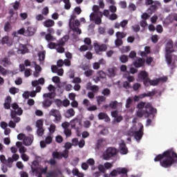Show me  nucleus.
<instances>
[{
  "mask_svg": "<svg viewBox=\"0 0 177 177\" xmlns=\"http://www.w3.org/2000/svg\"><path fill=\"white\" fill-rule=\"evenodd\" d=\"M154 161H160V166L163 168H171L174 164L177 163V153L174 150L169 149L156 156Z\"/></svg>",
  "mask_w": 177,
  "mask_h": 177,
  "instance_id": "nucleus-1",
  "label": "nucleus"
},
{
  "mask_svg": "<svg viewBox=\"0 0 177 177\" xmlns=\"http://www.w3.org/2000/svg\"><path fill=\"white\" fill-rule=\"evenodd\" d=\"M128 172H129V170L127 167H118L112 170L110 172V176L115 177L121 175L120 177H129Z\"/></svg>",
  "mask_w": 177,
  "mask_h": 177,
  "instance_id": "nucleus-2",
  "label": "nucleus"
},
{
  "mask_svg": "<svg viewBox=\"0 0 177 177\" xmlns=\"http://www.w3.org/2000/svg\"><path fill=\"white\" fill-rule=\"evenodd\" d=\"M115 156H117V149L109 147L104 151L102 158L106 161H109V160H111L113 157H115Z\"/></svg>",
  "mask_w": 177,
  "mask_h": 177,
  "instance_id": "nucleus-3",
  "label": "nucleus"
},
{
  "mask_svg": "<svg viewBox=\"0 0 177 177\" xmlns=\"http://www.w3.org/2000/svg\"><path fill=\"white\" fill-rule=\"evenodd\" d=\"M49 115L54 117L53 121L54 122H55V124L62 122V120L63 118L62 116V113H60V111L53 109L50 111Z\"/></svg>",
  "mask_w": 177,
  "mask_h": 177,
  "instance_id": "nucleus-4",
  "label": "nucleus"
},
{
  "mask_svg": "<svg viewBox=\"0 0 177 177\" xmlns=\"http://www.w3.org/2000/svg\"><path fill=\"white\" fill-rule=\"evenodd\" d=\"M23 114V109L21 108L18 107L17 111L11 110L10 111V117L12 120H14L15 122H19L21 120L20 117H17V115H21Z\"/></svg>",
  "mask_w": 177,
  "mask_h": 177,
  "instance_id": "nucleus-5",
  "label": "nucleus"
},
{
  "mask_svg": "<svg viewBox=\"0 0 177 177\" xmlns=\"http://www.w3.org/2000/svg\"><path fill=\"white\" fill-rule=\"evenodd\" d=\"M144 111L146 115V118H149L151 114H156L157 113V109H154L151 104L147 103L144 108Z\"/></svg>",
  "mask_w": 177,
  "mask_h": 177,
  "instance_id": "nucleus-6",
  "label": "nucleus"
},
{
  "mask_svg": "<svg viewBox=\"0 0 177 177\" xmlns=\"http://www.w3.org/2000/svg\"><path fill=\"white\" fill-rule=\"evenodd\" d=\"M149 79V73L146 72V71H140L138 73L137 79L138 82H143V85H145V82Z\"/></svg>",
  "mask_w": 177,
  "mask_h": 177,
  "instance_id": "nucleus-7",
  "label": "nucleus"
},
{
  "mask_svg": "<svg viewBox=\"0 0 177 177\" xmlns=\"http://www.w3.org/2000/svg\"><path fill=\"white\" fill-rule=\"evenodd\" d=\"M94 49L97 55H100V52H106V50H107V45L104 44L100 45L99 44L95 43L94 44Z\"/></svg>",
  "mask_w": 177,
  "mask_h": 177,
  "instance_id": "nucleus-8",
  "label": "nucleus"
},
{
  "mask_svg": "<svg viewBox=\"0 0 177 177\" xmlns=\"http://www.w3.org/2000/svg\"><path fill=\"white\" fill-rule=\"evenodd\" d=\"M0 161L2 162V164L7 165L8 168H12V167H13V159H12V158H8L6 160L5 155H1Z\"/></svg>",
  "mask_w": 177,
  "mask_h": 177,
  "instance_id": "nucleus-9",
  "label": "nucleus"
},
{
  "mask_svg": "<svg viewBox=\"0 0 177 177\" xmlns=\"http://www.w3.org/2000/svg\"><path fill=\"white\" fill-rule=\"evenodd\" d=\"M129 135L133 136L136 140H140L143 136V125L140 127L139 131H135L134 133L129 132Z\"/></svg>",
  "mask_w": 177,
  "mask_h": 177,
  "instance_id": "nucleus-10",
  "label": "nucleus"
},
{
  "mask_svg": "<svg viewBox=\"0 0 177 177\" xmlns=\"http://www.w3.org/2000/svg\"><path fill=\"white\" fill-rule=\"evenodd\" d=\"M1 45H6L7 46H12L13 45V41L10 39L9 36H5L0 40Z\"/></svg>",
  "mask_w": 177,
  "mask_h": 177,
  "instance_id": "nucleus-11",
  "label": "nucleus"
},
{
  "mask_svg": "<svg viewBox=\"0 0 177 177\" xmlns=\"http://www.w3.org/2000/svg\"><path fill=\"white\" fill-rule=\"evenodd\" d=\"M75 19H77V16L75 15H72L71 16V19H69V26L74 24H75L76 27H80V26H81V22H80V20H75Z\"/></svg>",
  "mask_w": 177,
  "mask_h": 177,
  "instance_id": "nucleus-12",
  "label": "nucleus"
},
{
  "mask_svg": "<svg viewBox=\"0 0 177 177\" xmlns=\"http://www.w3.org/2000/svg\"><path fill=\"white\" fill-rule=\"evenodd\" d=\"M166 53H172L174 52V41L169 40L166 44Z\"/></svg>",
  "mask_w": 177,
  "mask_h": 177,
  "instance_id": "nucleus-13",
  "label": "nucleus"
},
{
  "mask_svg": "<svg viewBox=\"0 0 177 177\" xmlns=\"http://www.w3.org/2000/svg\"><path fill=\"white\" fill-rule=\"evenodd\" d=\"M120 151L121 154H128V148L127 147L125 141L123 140H121V143L120 144Z\"/></svg>",
  "mask_w": 177,
  "mask_h": 177,
  "instance_id": "nucleus-14",
  "label": "nucleus"
},
{
  "mask_svg": "<svg viewBox=\"0 0 177 177\" xmlns=\"http://www.w3.org/2000/svg\"><path fill=\"white\" fill-rule=\"evenodd\" d=\"M145 60L142 58H139L138 59L133 62V66L136 68H140V67H143L145 66Z\"/></svg>",
  "mask_w": 177,
  "mask_h": 177,
  "instance_id": "nucleus-15",
  "label": "nucleus"
},
{
  "mask_svg": "<svg viewBox=\"0 0 177 177\" xmlns=\"http://www.w3.org/2000/svg\"><path fill=\"white\" fill-rule=\"evenodd\" d=\"M158 84H160L158 79L151 80L149 78L145 82V86H149V84L152 85L153 86H156V85H158Z\"/></svg>",
  "mask_w": 177,
  "mask_h": 177,
  "instance_id": "nucleus-16",
  "label": "nucleus"
},
{
  "mask_svg": "<svg viewBox=\"0 0 177 177\" xmlns=\"http://www.w3.org/2000/svg\"><path fill=\"white\" fill-rule=\"evenodd\" d=\"M68 39H70V36L68 35H66L59 40L57 45H59V46H64Z\"/></svg>",
  "mask_w": 177,
  "mask_h": 177,
  "instance_id": "nucleus-17",
  "label": "nucleus"
},
{
  "mask_svg": "<svg viewBox=\"0 0 177 177\" xmlns=\"http://www.w3.org/2000/svg\"><path fill=\"white\" fill-rule=\"evenodd\" d=\"M10 103H12V97L8 95L6 97L5 103L3 104L4 109H6V110H10Z\"/></svg>",
  "mask_w": 177,
  "mask_h": 177,
  "instance_id": "nucleus-18",
  "label": "nucleus"
},
{
  "mask_svg": "<svg viewBox=\"0 0 177 177\" xmlns=\"http://www.w3.org/2000/svg\"><path fill=\"white\" fill-rule=\"evenodd\" d=\"M64 115L66 118H71V117H74L75 115V111L73 108H71L68 110L64 113Z\"/></svg>",
  "mask_w": 177,
  "mask_h": 177,
  "instance_id": "nucleus-19",
  "label": "nucleus"
},
{
  "mask_svg": "<svg viewBox=\"0 0 177 177\" xmlns=\"http://www.w3.org/2000/svg\"><path fill=\"white\" fill-rule=\"evenodd\" d=\"M35 34V29L32 26H28L26 30V37H32Z\"/></svg>",
  "mask_w": 177,
  "mask_h": 177,
  "instance_id": "nucleus-20",
  "label": "nucleus"
},
{
  "mask_svg": "<svg viewBox=\"0 0 177 177\" xmlns=\"http://www.w3.org/2000/svg\"><path fill=\"white\" fill-rule=\"evenodd\" d=\"M98 118L99 120H105L106 122H110V118L106 113L100 112L98 114Z\"/></svg>",
  "mask_w": 177,
  "mask_h": 177,
  "instance_id": "nucleus-21",
  "label": "nucleus"
},
{
  "mask_svg": "<svg viewBox=\"0 0 177 177\" xmlns=\"http://www.w3.org/2000/svg\"><path fill=\"white\" fill-rule=\"evenodd\" d=\"M0 64H2L3 67H8V66H10L12 64V62H10V59L9 58L6 57L0 60Z\"/></svg>",
  "mask_w": 177,
  "mask_h": 177,
  "instance_id": "nucleus-22",
  "label": "nucleus"
},
{
  "mask_svg": "<svg viewBox=\"0 0 177 177\" xmlns=\"http://www.w3.org/2000/svg\"><path fill=\"white\" fill-rule=\"evenodd\" d=\"M69 28L72 31H73V32H76L78 35H81V34H82V30H81L78 26H75V24L69 26Z\"/></svg>",
  "mask_w": 177,
  "mask_h": 177,
  "instance_id": "nucleus-23",
  "label": "nucleus"
},
{
  "mask_svg": "<svg viewBox=\"0 0 177 177\" xmlns=\"http://www.w3.org/2000/svg\"><path fill=\"white\" fill-rule=\"evenodd\" d=\"M34 140V137H25L24 139V144L25 146H31L32 145V141Z\"/></svg>",
  "mask_w": 177,
  "mask_h": 177,
  "instance_id": "nucleus-24",
  "label": "nucleus"
},
{
  "mask_svg": "<svg viewBox=\"0 0 177 177\" xmlns=\"http://www.w3.org/2000/svg\"><path fill=\"white\" fill-rule=\"evenodd\" d=\"M44 27L49 28L50 27H53L55 26V21L52 19H47L44 22Z\"/></svg>",
  "mask_w": 177,
  "mask_h": 177,
  "instance_id": "nucleus-25",
  "label": "nucleus"
},
{
  "mask_svg": "<svg viewBox=\"0 0 177 177\" xmlns=\"http://www.w3.org/2000/svg\"><path fill=\"white\" fill-rule=\"evenodd\" d=\"M37 56L39 57V62H44L45 60V57H46V50L39 51L37 53Z\"/></svg>",
  "mask_w": 177,
  "mask_h": 177,
  "instance_id": "nucleus-26",
  "label": "nucleus"
},
{
  "mask_svg": "<svg viewBox=\"0 0 177 177\" xmlns=\"http://www.w3.org/2000/svg\"><path fill=\"white\" fill-rule=\"evenodd\" d=\"M52 103H53V100L49 98H46L43 101V106L50 107L52 106Z\"/></svg>",
  "mask_w": 177,
  "mask_h": 177,
  "instance_id": "nucleus-27",
  "label": "nucleus"
},
{
  "mask_svg": "<svg viewBox=\"0 0 177 177\" xmlns=\"http://www.w3.org/2000/svg\"><path fill=\"white\" fill-rule=\"evenodd\" d=\"M31 171L33 174H35V172H38V161L34 160L32 162V165L31 166Z\"/></svg>",
  "mask_w": 177,
  "mask_h": 177,
  "instance_id": "nucleus-28",
  "label": "nucleus"
},
{
  "mask_svg": "<svg viewBox=\"0 0 177 177\" xmlns=\"http://www.w3.org/2000/svg\"><path fill=\"white\" fill-rule=\"evenodd\" d=\"M96 99H97V103L98 106H100V104H102V103H103V102H106V97H104L103 95L97 96Z\"/></svg>",
  "mask_w": 177,
  "mask_h": 177,
  "instance_id": "nucleus-29",
  "label": "nucleus"
},
{
  "mask_svg": "<svg viewBox=\"0 0 177 177\" xmlns=\"http://www.w3.org/2000/svg\"><path fill=\"white\" fill-rule=\"evenodd\" d=\"M71 128L75 129V127H76L77 124H80L81 122L77 118H75L71 121Z\"/></svg>",
  "mask_w": 177,
  "mask_h": 177,
  "instance_id": "nucleus-30",
  "label": "nucleus"
},
{
  "mask_svg": "<svg viewBox=\"0 0 177 177\" xmlns=\"http://www.w3.org/2000/svg\"><path fill=\"white\" fill-rule=\"evenodd\" d=\"M118 106V101H111L109 103V108L112 109V110L117 109Z\"/></svg>",
  "mask_w": 177,
  "mask_h": 177,
  "instance_id": "nucleus-31",
  "label": "nucleus"
},
{
  "mask_svg": "<svg viewBox=\"0 0 177 177\" xmlns=\"http://www.w3.org/2000/svg\"><path fill=\"white\" fill-rule=\"evenodd\" d=\"M116 38L119 39H122V38H125L127 37V33L124 32H117L115 33Z\"/></svg>",
  "mask_w": 177,
  "mask_h": 177,
  "instance_id": "nucleus-32",
  "label": "nucleus"
},
{
  "mask_svg": "<svg viewBox=\"0 0 177 177\" xmlns=\"http://www.w3.org/2000/svg\"><path fill=\"white\" fill-rule=\"evenodd\" d=\"M157 9V6L156 4L151 5L149 8H148L147 12L149 15H153Z\"/></svg>",
  "mask_w": 177,
  "mask_h": 177,
  "instance_id": "nucleus-33",
  "label": "nucleus"
},
{
  "mask_svg": "<svg viewBox=\"0 0 177 177\" xmlns=\"http://www.w3.org/2000/svg\"><path fill=\"white\" fill-rule=\"evenodd\" d=\"M143 115H145V117L146 118V112H145V110L138 109L137 111V117H138L139 118H142Z\"/></svg>",
  "mask_w": 177,
  "mask_h": 177,
  "instance_id": "nucleus-34",
  "label": "nucleus"
},
{
  "mask_svg": "<svg viewBox=\"0 0 177 177\" xmlns=\"http://www.w3.org/2000/svg\"><path fill=\"white\" fill-rule=\"evenodd\" d=\"M165 58L168 64H171L172 63V55L171 53H166Z\"/></svg>",
  "mask_w": 177,
  "mask_h": 177,
  "instance_id": "nucleus-35",
  "label": "nucleus"
},
{
  "mask_svg": "<svg viewBox=\"0 0 177 177\" xmlns=\"http://www.w3.org/2000/svg\"><path fill=\"white\" fill-rule=\"evenodd\" d=\"M108 74L110 77H115V69L114 68H109L108 69Z\"/></svg>",
  "mask_w": 177,
  "mask_h": 177,
  "instance_id": "nucleus-36",
  "label": "nucleus"
},
{
  "mask_svg": "<svg viewBox=\"0 0 177 177\" xmlns=\"http://www.w3.org/2000/svg\"><path fill=\"white\" fill-rule=\"evenodd\" d=\"M103 142H104L103 139H100L97 140V142L96 145V147L97 149H102V147L104 146V145H103Z\"/></svg>",
  "mask_w": 177,
  "mask_h": 177,
  "instance_id": "nucleus-37",
  "label": "nucleus"
},
{
  "mask_svg": "<svg viewBox=\"0 0 177 177\" xmlns=\"http://www.w3.org/2000/svg\"><path fill=\"white\" fill-rule=\"evenodd\" d=\"M36 127L37 129L44 128V120H42V119L37 120Z\"/></svg>",
  "mask_w": 177,
  "mask_h": 177,
  "instance_id": "nucleus-38",
  "label": "nucleus"
},
{
  "mask_svg": "<svg viewBox=\"0 0 177 177\" xmlns=\"http://www.w3.org/2000/svg\"><path fill=\"white\" fill-rule=\"evenodd\" d=\"M10 30H12V27L10 26V23H9V21L6 22L5 26H4V31H6V32H9V31H10Z\"/></svg>",
  "mask_w": 177,
  "mask_h": 177,
  "instance_id": "nucleus-39",
  "label": "nucleus"
},
{
  "mask_svg": "<svg viewBox=\"0 0 177 177\" xmlns=\"http://www.w3.org/2000/svg\"><path fill=\"white\" fill-rule=\"evenodd\" d=\"M131 28L134 32H139L140 31V26L139 24L132 26Z\"/></svg>",
  "mask_w": 177,
  "mask_h": 177,
  "instance_id": "nucleus-40",
  "label": "nucleus"
},
{
  "mask_svg": "<svg viewBox=\"0 0 177 177\" xmlns=\"http://www.w3.org/2000/svg\"><path fill=\"white\" fill-rule=\"evenodd\" d=\"M146 102H140L138 103V104L137 105V107L138 109V110H145V108L146 107Z\"/></svg>",
  "mask_w": 177,
  "mask_h": 177,
  "instance_id": "nucleus-41",
  "label": "nucleus"
},
{
  "mask_svg": "<svg viewBox=\"0 0 177 177\" xmlns=\"http://www.w3.org/2000/svg\"><path fill=\"white\" fill-rule=\"evenodd\" d=\"M61 153V158H68V150L64 149Z\"/></svg>",
  "mask_w": 177,
  "mask_h": 177,
  "instance_id": "nucleus-42",
  "label": "nucleus"
},
{
  "mask_svg": "<svg viewBox=\"0 0 177 177\" xmlns=\"http://www.w3.org/2000/svg\"><path fill=\"white\" fill-rule=\"evenodd\" d=\"M120 60L121 63H127V62H128V56L122 55L120 57Z\"/></svg>",
  "mask_w": 177,
  "mask_h": 177,
  "instance_id": "nucleus-43",
  "label": "nucleus"
},
{
  "mask_svg": "<svg viewBox=\"0 0 177 177\" xmlns=\"http://www.w3.org/2000/svg\"><path fill=\"white\" fill-rule=\"evenodd\" d=\"M132 102H133V100L131 97H129L127 100V102H126V109L131 108V104H132Z\"/></svg>",
  "mask_w": 177,
  "mask_h": 177,
  "instance_id": "nucleus-44",
  "label": "nucleus"
},
{
  "mask_svg": "<svg viewBox=\"0 0 177 177\" xmlns=\"http://www.w3.org/2000/svg\"><path fill=\"white\" fill-rule=\"evenodd\" d=\"M153 61L154 59L151 57H148L145 59V62L147 64V66H151V63H153Z\"/></svg>",
  "mask_w": 177,
  "mask_h": 177,
  "instance_id": "nucleus-45",
  "label": "nucleus"
},
{
  "mask_svg": "<svg viewBox=\"0 0 177 177\" xmlns=\"http://www.w3.org/2000/svg\"><path fill=\"white\" fill-rule=\"evenodd\" d=\"M122 44H124V41H122V40L121 39L117 38L115 40V45L118 47L121 46L122 45Z\"/></svg>",
  "mask_w": 177,
  "mask_h": 177,
  "instance_id": "nucleus-46",
  "label": "nucleus"
},
{
  "mask_svg": "<svg viewBox=\"0 0 177 177\" xmlns=\"http://www.w3.org/2000/svg\"><path fill=\"white\" fill-rule=\"evenodd\" d=\"M45 132V129H44V127L39 128L37 130V133L38 136H42Z\"/></svg>",
  "mask_w": 177,
  "mask_h": 177,
  "instance_id": "nucleus-47",
  "label": "nucleus"
},
{
  "mask_svg": "<svg viewBox=\"0 0 177 177\" xmlns=\"http://www.w3.org/2000/svg\"><path fill=\"white\" fill-rule=\"evenodd\" d=\"M142 86V84H140V83H134L133 84V91H138L139 88Z\"/></svg>",
  "mask_w": 177,
  "mask_h": 177,
  "instance_id": "nucleus-48",
  "label": "nucleus"
},
{
  "mask_svg": "<svg viewBox=\"0 0 177 177\" xmlns=\"http://www.w3.org/2000/svg\"><path fill=\"white\" fill-rule=\"evenodd\" d=\"M151 41L153 44H157L158 42V35H153L151 37Z\"/></svg>",
  "mask_w": 177,
  "mask_h": 177,
  "instance_id": "nucleus-49",
  "label": "nucleus"
},
{
  "mask_svg": "<svg viewBox=\"0 0 177 177\" xmlns=\"http://www.w3.org/2000/svg\"><path fill=\"white\" fill-rule=\"evenodd\" d=\"M102 93L104 95V96H109L111 92L110 91L109 88H104Z\"/></svg>",
  "mask_w": 177,
  "mask_h": 177,
  "instance_id": "nucleus-50",
  "label": "nucleus"
},
{
  "mask_svg": "<svg viewBox=\"0 0 177 177\" xmlns=\"http://www.w3.org/2000/svg\"><path fill=\"white\" fill-rule=\"evenodd\" d=\"M57 173L55 171H50L47 173L46 177H58Z\"/></svg>",
  "mask_w": 177,
  "mask_h": 177,
  "instance_id": "nucleus-51",
  "label": "nucleus"
},
{
  "mask_svg": "<svg viewBox=\"0 0 177 177\" xmlns=\"http://www.w3.org/2000/svg\"><path fill=\"white\" fill-rule=\"evenodd\" d=\"M98 170L102 174H106V168L104 167V165H100L98 166Z\"/></svg>",
  "mask_w": 177,
  "mask_h": 177,
  "instance_id": "nucleus-52",
  "label": "nucleus"
},
{
  "mask_svg": "<svg viewBox=\"0 0 177 177\" xmlns=\"http://www.w3.org/2000/svg\"><path fill=\"white\" fill-rule=\"evenodd\" d=\"M64 133L66 135V138H70L71 136V129H66L64 130Z\"/></svg>",
  "mask_w": 177,
  "mask_h": 177,
  "instance_id": "nucleus-53",
  "label": "nucleus"
},
{
  "mask_svg": "<svg viewBox=\"0 0 177 177\" xmlns=\"http://www.w3.org/2000/svg\"><path fill=\"white\" fill-rule=\"evenodd\" d=\"M19 122H15V120H10L9 123H8V127L10 128H16V124H18Z\"/></svg>",
  "mask_w": 177,
  "mask_h": 177,
  "instance_id": "nucleus-54",
  "label": "nucleus"
},
{
  "mask_svg": "<svg viewBox=\"0 0 177 177\" xmlns=\"http://www.w3.org/2000/svg\"><path fill=\"white\" fill-rule=\"evenodd\" d=\"M64 149L65 150H70V149H71V147H73V144H71V142H67L65 143L64 145Z\"/></svg>",
  "mask_w": 177,
  "mask_h": 177,
  "instance_id": "nucleus-55",
  "label": "nucleus"
},
{
  "mask_svg": "<svg viewBox=\"0 0 177 177\" xmlns=\"http://www.w3.org/2000/svg\"><path fill=\"white\" fill-rule=\"evenodd\" d=\"M46 41H55L56 39L50 33H48L46 35Z\"/></svg>",
  "mask_w": 177,
  "mask_h": 177,
  "instance_id": "nucleus-56",
  "label": "nucleus"
},
{
  "mask_svg": "<svg viewBox=\"0 0 177 177\" xmlns=\"http://www.w3.org/2000/svg\"><path fill=\"white\" fill-rule=\"evenodd\" d=\"M58 47L56 48V50L58 53H64V48L63 46H57Z\"/></svg>",
  "mask_w": 177,
  "mask_h": 177,
  "instance_id": "nucleus-57",
  "label": "nucleus"
},
{
  "mask_svg": "<svg viewBox=\"0 0 177 177\" xmlns=\"http://www.w3.org/2000/svg\"><path fill=\"white\" fill-rule=\"evenodd\" d=\"M57 46H60L57 45V44H55L53 42H50V44H48V48L50 49H55L57 48Z\"/></svg>",
  "mask_w": 177,
  "mask_h": 177,
  "instance_id": "nucleus-58",
  "label": "nucleus"
},
{
  "mask_svg": "<svg viewBox=\"0 0 177 177\" xmlns=\"http://www.w3.org/2000/svg\"><path fill=\"white\" fill-rule=\"evenodd\" d=\"M90 89L94 93H96L97 92H99V86H91Z\"/></svg>",
  "mask_w": 177,
  "mask_h": 177,
  "instance_id": "nucleus-59",
  "label": "nucleus"
},
{
  "mask_svg": "<svg viewBox=\"0 0 177 177\" xmlns=\"http://www.w3.org/2000/svg\"><path fill=\"white\" fill-rule=\"evenodd\" d=\"M53 158H62L61 153L57 151L53 152Z\"/></svg>",
  "mask_w": 177,
  "mask_h": 177,
  "instance_id": "nucleus-60",
  "label": "nucleus"
},
{
  "mask_svg": "<svg viewBox=\"0 0 177 177\" xmlns=\"http://www.w3.org/2000/svg\"><path fill=\"white\" fill-rule=\"evenodd\" d=\"M104 167L105 169H110V168H113V164L109 162H106L104 164Z\"/></svg>",
  "mask_w": 177,
  "mask_h": 177,
  "instance_id": "nucleus-61",
  "label": "nucleus"
},
{
  "mask_svg": "<svg viewBox=\"0 0 177 177\" xmlns=\"http://www.w3.org/2000/svg\"><path fill=\"white\" fill-rule=\"evenodd\" d=\"M53 93H44V95H43V97H48V99H54L55 98V96H53L52 95H53Z\"/></svg>",
  "mask_w": 177,
  "mask_h": 177,
  "instance_id": "nucleus-62",
  "label": "nucleus"
},
{
  "mask_svg": "<svg viewBox=\"0 0 177 177\" xmlns=\"http://www.w3.org/2000/svg\"><path fill=\"white\" fill-rule=\"evenodd\" d=\"M87 165L93 166L95 165V160L93 158H89L86 160Z\"/></svg>",
  "mask_w": 177,
  "mask_h": 177,
  "instance_id": "nucleus-63",
  "label": "nucleus"
},
{
  "mask_svg": "<svg viewBox=\"0 0 177 177\" xmlns=\"http://www.w3.org/2000/svg\"><path fill=\"white\" fill-rule=\"evenodd\" d=\"M55 140L57 143H62L63 142V137H62V136H57L55 137Z\"/></svg>",
  "mask_w": 177,
  "mask_h": 177,
  "instance_id": "nucleus-64",
  "label": "nucleus"
}]
</instances>
